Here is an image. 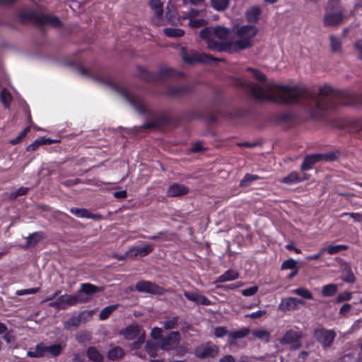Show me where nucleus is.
Here are the masks:
<instances>
[{
    "instance_id": "nucleus-30",
    "label": "nucleus",
    "mask_w": 362,
    "mask_h": 362,
    "mask_svg": "<svg viewBox=\"0 0 362 362\" xmlns=\"http://www.w3.org/2000/svg\"><path fill=\"white\" fill-rule=\"evenodd\" d=\"M59 141H58V140L47 139L45 137H40L38 139H36L31 144H30L27 147V151H35L41 145L52 144L57 143Z\"/></svg>"
},
{
    "instance_id": "nucleus-21",
    "label": "nucleus",
    "mask_w": 362,
    "mask_h": 362,
    "mask_svg": "<svg viewBox=\"0 0 362 362\" xmlns=\"http://www.w3.org/2000/svg\"><path fill=\"white\" fill-rule=\"evenodd\" d=\"M189 192V187L183 184L174 183L167 190L168 197H175L185 195Z\"/></svg>"
},
{
    "instance_id": "nucleus-34",
    "label": "nucleus",
    "mask_w": 362,
    "mask_h": 362,
    "mask_svg": "<svg viewBox=\"0 0 362 362\" xmlns=\"http://www.w3.org/2000/svg\"><path fill=\"white\" fill-rule=\"evenodd\" d=\"M337 284H328L322 286L321 293L324 297H332L337 293Z\"/></svg>"
},
{
    "instance_id": "nucleus-27",
    "label": "nucleus",
    "mask_w": 362,
    "mask_h": 362,
    "mask_svg": "<svg viewBox=\"0 0 362 362\" xmlns=\"http://www.w3.org/2000/svg\"><path fill=\"white\" fill-rule=\"evenodd\" d=\"M239 278V273L234 269H228L223 274L218 276L215 283H223L226 281H234Z\"/></svg>"
},
{
    "instance_id": "nucleus-43",
    "label": "nucleus",
    "mask_w": 362,
    "mask_h": 362,
    "mask_svg": "<svg viewBox=\"0 0 362 362\" xmlns=\"http://www.w3.org/2000/svg\"><path fill=\"white\" fill-rule=\"evenodd\" d=\"M179 317L173 316L172 317H166L163 322V327L165 329H172L176 327L178 324Z\"/></svg>"
},
{
    "instance_id": "nucleus-45",
    "label": "nucleus",
    "mask_w": 362,
    "mask_h": 362,
    "mask_svg": "<svg viewBox=\"0 0 362 362\" xmlns=\"http://www.w3.org/2000/svg\"><path fill=\"white\" fill-rule=\"evenodd\" d=\"M257 179H259L258 175L247 173L240 180V185L242 187H247Z\"/></svg>"
},
{
    "instance_id": "nucleus-46",
    "label": "nucleus",
    "mask_w": 362,
    "mask_h": 362,
    "mask_svg": "<svg viewBox=\"0 0 362 362\" xmlns=\"http://www.w3.org/2000/svg\"><path fill=\"white\" fill-rule=\"evenodd\" d=\"M298 267H297V262L292 259V258H289L286 260H285L282 264H281V270H285V269H298Z\"/></svg>"
},
{
    "instance_id": "nucleus-3",
    "label": "nucleus",
    "mask_w": 362,
    "mask_h": 362,
    "mask_svg": "<svg viewBox=\"0 0 362 362\" xmlns=\"http://www.w3.org/2000/svg\"><path fill=\"white\" fill-rule=\"evenodd\" d=\"M258 29L253 25H242L236 30L234 42L235 47L239 49H245L252 46V38L256 35Z\"/></svg>"
},
{
    "instance_id": "nucleus-26",
    "label": "nucleus",
    "mask_w": 362,
    "mask_h": 362,
    "mask_svg": "<svg viewBox=\"0 0 362 362\" xmlns=\"http://www.w3.org/2000/svg\"><path fill=\"white\" fill-rule=\"evenodd\" d=\"M320 160L321 159L320 153L308 155L304 158L303 162L301 164L300 170L303 171L308 170L312 168L315 163Z\"/></svg>"
},
{
    "instance_id": "nucleus-57",
    "label": "nucleus",
    "mask_w": 362,
    "mask_h": 362,
    "mask_svg": "<svg viewBox=\"0 0 362 362\" xmlns=\"http://www.w3.org/2000/svg\"><path fill=\"white\" fill-rule=\"evenodd\" d=\"M321 160L331 161L337 159V155L334 152L320 153Z\"/></svg>"
},
{
    "instance_id": "nucleus-39",
    "label": "nucleus",
    "mask_w": 362,
    "mask_h": 362,
    "mask_svg": "<svg viewBox=\"0 0 362 362\" xmlns=\"http://www.w3.org/2000/svg\"><path fill=\"white\" fill-rule=\"evenodd\" d=\"M149 5L153 11L158 17L162 16L163 13V5L160 0H150Z\"/></svg>"
},
{
    "instance_id": "nucleus-22",
    "label": "nucleus",
    "mask_w": 362,
    "mask_h": 362,
    "mask_svg": "<svg viewBox=\"0 0 362 362\" xmlns=\"http://www.w3.org/2000/svg\"><path fill=\"white\" fill-rule=\"evenodd\" d=\"M309 177L306 173H299L296 171H293L289 173L286 177H284L282 182L286 185H293L298 182H300L305 180H308Z\"/></svg>"
},
{
    "instance_id": "nucleus-8",
    "label": "nucleus",
    "mask_w": 362,
    "mask_h": 362,
    "mask_svg": "<svg viewBox=\"0 0 362 362\" xmlns=\"http://www.w3.org/2000/svg\"><path fill=\"white\" fill-rule=\"evenodd\" d=\"M219 351V348L211 341L202 343L194 349V355L198 358H214Z\"/></svg>"
},
{
    "instance_id": "nucleus-20",
    "label": "nucleus",
    "mask_w": 362,
    "mask_h": 362,
    "mask_svg": "<svg viewBox=\"0 0 362 362\" xmlns=\"http://www.w3.org/2000/svg\"><path fill=\"white\" fill-rule=\"evenodd\" d=\"M200 10L194 7H190L187 11V18H189V24L193 28H200L206 24V21L203 18L193 19L199 15Z\"/></svg>"
},
{
    "instance_id": "nucleus-31",
    "label": "nucleus",
    "mask_w": 362,
    "mask_h": 362,
    "mask_svg": "<svg viewBox=\"0 0 362 362\" xmlns=\"http://www.w3.org/2000/svg\"><path fill=\"white\" fill-rule=\"evenodd\" d=\"M124 356V350L119 346H115L112 348L107 354V357L112 361H118L122 358Z\"/></svg>"
},
{
    "instance_id": "nucleus-18",
    "label": "nucleus",
    "mask_w": 362,
    "mask_h": 362,
    "mask_svg": "<svg viewBox=\"0 0 362 362\" xmlns=\"http://www.w3.org/2000/svg\"><path fill=\"white\" fill-rule=\"evenodd\" d=\"M101 291L102 288H99L90 283H83L81 284V288L76 293V294H79V297L86 300L85 303H87L90 300V298L89 297L85 296L84 294L87 296H91Z\"/></svg>"
},
{
    "instance_id": "nucleus-32",
    "label": "nucleus",
    "mask_w": 362,
    "mask_h": 362,
    "mask_svg": "<svg viewBox=\"0 0 362 362\" xmlns=\"http://www.w3.org/2000/svg\"><path fill=\"white\" fill-rule=\"evenodd\" d=\"M87 356L90 361L94 362H103L104 360L103 356L94 346H90L88 348Z\"/></svg>"
},
{
    "instance_id": "nucleus-48",
    "label": "nucleus",
    "mask_w": 362,
    "mask_h": 362,
    "mask_svg": "<svg viewBox=\"0 0 362 362\" xmlns=\"http://www.w3.org/2000/svg\"><path fill=\"white\" fill-rule=\"evenodd\" d=\"M352 298V293L349 291H343L338 294L336 298V303H339L344 301L350 300Z\"/></svg>"
},
{
    "instance_id": "nucleus-23",
    "label": "nucleus",
    "mask_w": 362,
    "mask_h": 362,
    "mask_svg": "<svg viewBox=\"0 0 362 362\" xmlns=\"http://www.w3.org/2000/svg\"><path fill=\"white\" fill-rule=\"evenodd\" d=\"M70 212L78 218H86L93 220L101 218V215L98 214H91L88 209L83 208L72 207Z\"/></svg>"
},
{
    "instance_id": "nucleus-4",
    "label": "nucleus",
    "mask_w": 362,
    "mask_h": 362,
    "mask_svg": "<svg viewBox=\"0 0 362 362\" xmlns=\"http://www.w3.org/2000/svg\"><path fill=\"white\" fill-rule=\"evenodd\" d=\"M64 343L53 344L46 345L41 342L35 346L34 350H30L27 352L28 356L35 358H51L59 356L65 347Z\"/></svg>"
},
{
    "instance_id": "nucleus-28",
    "label": "nucleus",
    "mask_w": 362,
    "mask_h": 362,
    "mask_svg": "<svg viewBox=\"0 0 362 362\" xmlns=\"http://www.w3.org/2000/svg\"><path fill=\"white\" fill-rule=\"evenodd\" d=\"M250 329L247 327H243L239 330L231 332L228 334V342L230 344L235 343L237 339H243L249 334Z\"/></svg>"
},
{
    "instance_id": "nucleus-51",
    "label": "nucleus",
    "mask_w": 362,
    "mask_h": 362,
    "mask_svg": "<svg viewBox=\"0 0 362 362\" xmlns=\"http://www.w3.org/2000/svg\"><path fill=\"white\" fill-rule=\"evenodd\" d=\"M258 291V287L253 286L245 289H243L240 292L244 296L249 297L255 295Z\"/></svg>"
},
{
    "instance_id": "nucleus-11",
    "label": "nucleus",
    "mask_w": 362,
    "mask_h": 362,
    "mask_svg": "<svg viewBox=\"0 0 362 362\" xmlns=\"http://www.w3.org/2000/svg\"><path fill=\"white\" fill-rule=\"evenodd\" d=\"M315 337L324 349H327L332 344L336 333L332 329L322 328L315 331Z\"/></svg>"
},
{
    "instance_id": "nucleus-42",
    "label": "nucleus",
    "mask_w": 362,
    "mask_h": 362,
    "mask_svg": "<svg viewBox=\"0 0 362 362\" xmlns=\"http://www.w3.org/2000/svg\"><path fill=\"white\" fill-rule=\"evenodd\" d=\"M323 249L325 250V252L329 255H335L341 250H346L347 246L345 245H329L328 247H323Z\"/></svg>"
},
{
    "instance_id": "nucleus-9",
    "label": "nucleus",
    "mask_w": 362,
    "mask_h": 362,
    "mask_svg": "<svg viewBox=\"0 0 362 362\" xmlns=\"http://www.w3.org/2000/svg\"><path fill=\"white\" fill-rule=\"evenodd\" d=\"M180 341V334L178 331L170 332L167 336L163 337L159 341L160 349L170 351L175 350Z\"/></svg>"
},
{
    "instance_id": "nucleus-56",
    "label": "nucleus",
    "mask_w": 362,
    "mask_h": 362,
    "mask_svg": "<svg viewBox=\"0 0 362 362\" xmlns=\"http://www.w3.org/2000/svg\"><path fill=\"white\" fill-rule=\"evenodd\" d=\"M211 35H213L211 28H205L199 32V36L206 40H208Z\"/></svg>"
},
{
    "instance_id": "nucleus-36",
    "label": "nucleus",
    "mask_w": 362,
    "mask_h": 362,
    "mask_svg": "<svg viewBox=\"0 0 362 362\" xmlns=\"http://www.w3.org/2000/svg\"><path fill=\"white\" fill-rule=\"evenodd\" d=\"M291 293L296 294L306 300H312L313 298V293L308 288L303 287L291 290Z\"/></svg>"
},
{
    "instance_id": "nucleus-15",
    "label": "nucleus",
    "mask_w": 362,
    "mask_h": 362,
    "mask_svg": "<svg viewBox=\"0 0 362 362\" xmlns=\"http://www.w3.org/2000/svg\"><path fill=\"white\" fill-rule=\"evenodd\" d=\"M91 311H82L77 316H73L69 320L64 321V328L66 329H70L71 327H78L81 322H85L87 318L91 317Z\"/></svg>"
},
{
    "instance_id": "nucleus-41",
    "label": "nucleus",
    "mask_w": 362,
    "mask_h": 362,
    "mask_svg": "<svg viewBox=\"0 0 362 362\" xmlns=\"http://www.w3.org/2000/svg\"><path fill=\"white\" fill-rule=\"evenodd\" d=\"M165 35L170 37H179L184 35V31L180 28H166L163 30Z\"/></svg>"
},
{
    "instance_id": "nucleus-10",
    "label": "nucleus",
    "mask_w": 362,
    "mask_h": 362,
    "mask_svg": "<svg viewBox=\"0 0 362 362\" xmlns=\"http://www.w3.org/2000/svg\"><path fill=\"white\" fill-rule=\"evenodd\" d=\"M135 289L139 293H146L152 295H163L165 289L156 283L149 281H139L135 285Z\"/></svg>"
},
{
    "instance_id": "nucleus-49",
    "label": "nucleus",
    "mask_w": 362,
    "mask_h": 362,
    "mask_svg": "<svg viewBox=\"0 0 362 362\" xmlns=\"http://www.w3.org/2000/svg\"><path fill=\"white\" fill-rule=\"evenodd\" d=\"M247 71H250L252 74L253 76L259 81H264L266 80V76L261 72L260 71L253 69L251 67H248L246 69Z\"/></svg>"
},
{
    "instance_id": "nucleus-5",
    "label": "nucleus",
    "mask_w": 362,
    "mask_h": 362,
    "mask_svg": "<svg viewBox=\"0 0 362 362\" xmlns=\"http://www.w3.org/2000/svg\"><path fill=\"white\" fill-rule=\"evenodd\" d=\"M138 71H139L140 77L148 82L156 81L165 77L173 78L182 75L181 71L166 66L161 67L158 73L148 71L146 69L141 66L138 67Z\"/></svg>"
},
{
    "instance_id": "nucleus-50",
    "label": "nucleus",
    "mask_w": 362,
    "mask_h": 362,
    "mask_svg": "<svg viewBox=\"0 0 362 362\" xmlns=\"http://www.w3.org/2000/svg\"><path fill=\"white\" fill-rule=\"evenodd\" d=\"M177 2H181L183 6H202L204 0H176Z\"/></svg>"
},
{
    "instance_id": "nucleus-29",
    "label": "nucleus",
    "mask_w": 362,
    "mask_h": 362,
    "mask_svg": "<svg viewBox=\"0 0 362 362\" xmlns=\"http://www.w3.org/2000/svg\"><path fill=\"white\" fill-rule=\"evenodd\" d=\"M43 238V232H34L26 238L27 240L24 248L35 247Z\"/></svg>"
},
{
    "instance_id": "nucleus-44",
    "label": "nucleus",
    "mask_w": 362,
    "mask_h": 362,
    "mask_svg": "<svg viewBox=\"0 0 362 362\" xmlns=\"http://www.w3.org/2000/svg\"><path fill=\"white\" fill-rule=\"evenodd\" d=\"M330 45L332 52H337L341 49V42L339 37L335 35L330 36Z\"/></svg>"
},
{
    "instance_id": "nucleus-61",
    "label": "nucleus",
    "mask_w": 362,
    "mask_h": 362,
    "mask_svg": "<svg viewBox=\"0 0 362 362\" xmlns=\"http://www.w3.org/2000/svg\"><path fill=\"white\" fill-rule=\"evenodd\" d=\"M163 330L159 327H153L151 332V336L154 339H159L162 337Z\"/></svg>"
},
{
    "instance_id": "nucleus-37",
    "label": "nucleus",
    "mask_w": 362,
    "mask_h": 362,
    "mask_svg": "<svg viewBox=\"0 0 362 362\" xmlns=\"http://www.w3.org/2000/svg\"><path fill=\"white\" fill-rule=\"evenodd\" d=\"M213 8L218 11H225L229 6V0H211Z\"/></svg>"
},
{
    "instance_id": "nucleus-60",
    "label": "nucleus",
    "mask_w": 362,
    "mask_h": 362,
    "mask_svg": "<svg viewBox=\"0 0 362 362\" xmlns=\"http://www.w3.org/2000/svg\"><path fill=\"white\" fill-rule=\"evenodd\" d=\"M199 293H197V292H191V291H184V296L185 297L192 301V302H194V303H196V301L197 300V296H198Z\"/></svg>"
},
{
    "instance_id": "nucleus-47",
    "label": "nucleus",
    "mask_w": 362,
    "mask_h": 362,
    "mask_svg": "<svg viewBox=\"0 0 362 362\" xmlns=\"http://www.w3.org/2000/svg\"><path fill=\"white\" fill-rule=\"evenodd\" d=\"M143 238H148L149 240H157L160 239L164 241H168L170 240V235L167 232L161 231L154 235L143 236Z\"/></svg>"
},
{
    "instance_id": "nucleus-40",
    "label": "nucleus",
    "mask_w": 362,
    "mask_h": 362,
    "mask_svg": "<svg viewBox=\"0 0 362 362\" xmlns=\"http://www.w3.org/2000/svg\"><path fill=\"white\" fill-rule=\"evenodd\" d=\"M118 307L117 304L111 305L104 308L100 313L99 317L101 320L107 319L110 315L114 312Z\"/></svg>"
},
{
    "instance_id": "nucleus-13",
    "label": "nucleus",
    "mask_w": 362,
    "mask_h": 362,
    "mask_svg": "<svg viewBox=\"0 0 362 362\" xmlns=\"http://www.w3.org/2000/svg\"><path fill=\"white\" fill-rule=\"evenodd\" d=\"M35 23L42 27L47 25H50L54 27H59L62 25L60 19L52 14L37 13L33 15Z\"/></svg>"
},
{
    "instance_id": "nucleus-7",
    "label": "nucleus",
    "mask_w": 362,
    "mask_h": 362,
    "mask_svg": "<svg viewBox=\"0 0 362 362\" xmlns=\"http://www.w3.org/2000/svg\"><path fill=\"white\" fill-rule=\"evenodd\" d=\"M180 54L182 60L189 64H193L195 63H208L213 59L208 54L199 52L197 50L188 51L184 47H181Z\"/></svg>"
},
{
    "instance_id": "nucleus-17",
    "label": "nucleus",
    "mask_w": 362,
    "mask_h": 362,
    "mask_svg": "<svg viewBox=\"0 0 362 362\" xmlns=\"http://www.w3.org/2000/svg\"><path fill=\"white\" fill-rule=\"evenodd\" d=\"M193 87L190 84H181L170 86L167 88L165 95L169 97H179L185 95L192 91Z\"/></svg>"
},
{
    "instance_id": "nucleus-16",
    "label": "nucleus",
    "mask_w": 362,
    "mask_h": 362,
    "mask_svg": "<svg viewBox=\"0 0 362 362\" xmlns=\"http://www.w3.org/2000/svg\"><path fill=\"white\" fill-rule=\"evenodd\" d=\"M304 303L301 299L295 297L283 298L279 305V309L284 313L295 310L299 305Z\"/></svg>"
},
{
    "instance_id": "nucleus-14",
    "label": "nucleus",
    "mask_w": 362,
    "mask_h": 362,
    "mask_svg": "<svg viewBox=\"0 0 362 362\" xmlns=\"http://www.w3.org/2000/svg\"><path fill=\"white\" fill-rule=\"evenodd\" d=\"M301 336L302 334L300 331L291 329L285 333L283 337L280 339L279 342L281 344H290L293 343V347L296 349L300 346L299 339Z\"/></svg>"
},
{
    "instance_id": "nucleus-64",
    "label": "nucleus",
    "mask_w": 362,
    "mask_h": 362,
    "mask_svg": "<svg viewBox=\"0 0 362 362\" xmlns=\"http://www.w3.org/2000/svg\"><path fill=\"white\" fill-rule=\"evenodd\" d=\"M354 48L358 52V57L362 60V40L356 42Z\"/></svg>"
},
{
    "instance_id": "nucleus-59",
    "label": "nucleus",
    "mask_w": 362,
    "mask_h": 362,
    "mask_svg": "<svg viewBox=\"0 0 362 362\" xmlns=\"http://www.w3.org/2000/svg\"><path fill=\"white\" fill-rule=\"evenodd\" d=\"M244 285V283L243 282H238V283H233V284H230L229 285H227V286H216V288H223L224 290L226 289H230V290H235L242 286Z\"/></svg>"
},
{
    "instance_id": "nucleus-1",
    "label": "nucleus",
    "mask_w": 362,
    "mask_h": 362,
    "mask_svg": "<svg viewBox=\"0 0 362 362\" xmlns=\"http://www.w3.org/2000/svg\"><path fill=\"white\" fill-rule=\"evenodd\" d=\"M235 86L248 91L255 98L272 100L284 104L302 103L308 107L313 117L321 119L337 105H350L358 100L346 91H335L325 84L318 92L305 87H290L275 83L259 86L244 78H238Z\"/></svg>"
},
{
    "instance_id": "nucleus-55",
    "label": "nucleus",
    "mask_w": 362,
    "mask_h": 362,
    "mask_svg": "<svg viewBox=\"0 0 362 362\" xmlns=\"http://www.w3.org/2000/svg\"><path fill=\"white\" fill-rule=\"evenodd\" d=\"M254 335L260 339L265 340L266 341H269V334L268 332L265 330H257L255 331Z\"/></svg>"
},
{
    "instance_id": "nucleus-33",
    "label": "nucleus",
    "mask_w": 362,
    "mask_h": 362,
    "mask_svg": "<svg viewBox=\"0 0 362 362\" xmlns=\"http://www.w3.org/2000/svg\"><path fill=\"white\" fill-rule=\"evenodd\" d=\"M260 14V8L257 6H253L246 11L245 16L248 22L255 23L259 19Z\"/></svg>"
},
{
    "instance_id": "nucleus-12",
    "label": "nucleus",
    "mask_w": 362,
    "mask_h": 362,
    "mask_svg": "<svg viewBox=\"0 0 362 362\" xmlns=\"http://www.w3.org/2000/svg\"><path fill=\"white\" fill-rule=\"evenodd\" d=\"M338 2L331 0L328 3L326 14L324 16V23L326 26H334L339 24L343 20L341 11H330L329 7L337 4Z\"/></svg>"
},
{
    "instance_id": "nucleus-52",
    "label": "nucleus",
    "mask_w": 362,
    "mask_h": 362,
    "mask_svg": "<svg viewBox=\"0 0 362 362\" xmlns=\"http://www.w3.org/2000/svg\"><path fill=\"white\" fill-rule=\"evenodd\" d=\"M1 97L2 103H4L5 107H8L9 103L11 99V96L9 91H8L6 89H3L1 91Z\"/></svg>"
},
{
    "instance_id": "nucleus-54",
    "label": "nucleus",
    "mask_w": 362,
    "mask_h": 362,
    "mask_svg": "<svg viewBox=\"0 0 362 362\" xmlns=\"http://www.w3.org/2000/svg\"><path fill=\"white\" fill-rule=\"evenodd\" d=\"M214 335L216 337L223 338V337H225L227 334L228 332L225 327L219 326V327H216L214 329Z\"/></svg>"
},
{
    "instance_id": "nucleus-53",
    "label": "nucleus",
    "mask_w": 362,
    "mask_h": 362,
    "mask_svg": "<svg viewBox=\"0 0 362 362\" xmlns=\"http://www.w3.org/2000/svg\"><path fill=\"white\" fill-rule=\"evenodd\" d=\"M197 300L196 301V304L202 305H211V301L206 298L205 296H203L200 293L197 296Z\"/></svg>"
},
{
    "instance_id": "nucleus-2",
    "label": "nucleus",
    "mask_w": 362,
    "mask_h": 362,
    "mask_svg": "<svg viewBox=\"0 0 362 362\" xmlns=\"http://www.w3.org/2000/svg\"><path fill=\"white\" fill-rule=\"evenodd\" d=\"M79 73L88 77H92L95 81H99L106 86H108L119 93L125 100L137 111V112L144 117L152 118L154 117L153 111L150 109L143 101L141 98L134 93V91L128 86L124 83H117L111 76L107 75L96 76L91 70L84 67L78 69Z\"/></svg>"
},
{
    "instance_id": "nucleus-19",
    "label": "nucleus",
    "mask_w": 362,
    "mask_h": 362,
    "mask_svg": "<svg viewBox=\"0 0 362 362\" xmlns=\"http://www.w3.org/2000/svg\"><path fill=\"white\" fill-rule=\"evenodd\" d=\"M153 250V247L151 245L134 247L127 252V256L131 258H134L136 256L144 257L151 253Z\"/></svg>"
},
{
    "instance_id": "nucleus-24",
    "label": "nucleus",
    "mask_w": 362,
    "mask_h": 362,
    "mask_svg": "<svg viewBox=\"0 0 362 362\" xmlns=\"http://www.w3.org/2000/svg\"><path fill=\"white\" fill-rule=\"evenodd\" d=\"M340 279L346 283L354 284L356 281V277L352 272L350 265L348 263H343L340 267Z\"/></svg>"
},
{
    "instance_id": "nucleus-62",
    "label": "nucleus",
    "mask_w": 362,
    "mask_h": 362,
    "mask_svg": "<svg viewBox=\"0 0 362 362\" xmlns=\"http://www.w3.org/2000/svg\"><path fill=\"white\" fill-rule=\"evenodd\" d=\"M325 253V250L322 248L317 253L306 256L305 259L308 261L316 260V259H318Z\"/></svg>"
},
{
    "instance_id": "nucleus-63",
    "label": "nucleus",
    "mask_w": 362,
    "mask_h": 362,
    "mask_svg": "<svg viewBox=\"0 0 362 362\" xmlns=\"http://www.w3.org/2000/svg\"><path fill=\"white\" fill-rule=\"evenodd\" d=\"M208 47L211 50H220V45L218 42L211 40L210 38L207 40Z\"/></svg>"
},
{
    "instance_id": "nucleus-35",
    "label": "nucleus",
    "mask_w": 362,
    "mask_h": 362,
    "mask_svg": "<svg viewBox=\"0 0 362 362\" xmlns=\"http://www.w3.org/2000/svg\"><path fill=\"white\" fill-rule=\"evenodd\" d=\"M211 28L213 35L219 39H226L229 35V30L224 26H216Z\"/></svg>"
},
{
    "instance_id": "nucleus-58",
    "label": "nucleus",
    "mask_w": 362,
    "mask_h": 362,
    "mask_svg": "<svg viewBox=\"0 0 362 362\" xmlns=\"http://www.w3.org/2000/svg\"><path fill=\"white\" fill-rule=\"evenodd\" d=\"M145 340V334L143 332L141 336L139 337L138 339L132 344V349H139L141 348V345L144 344Z\"/></svg>"
},
{
    "instance_id": "nucleus-25",
    "label": "nucleus",
    "mask_w": 362,
    "mask_h": 362,
    "mask_svg": "<svg viewBox=\"0 0 362 362\" xmlns=\"http://www.w3.org/2000/svg\"><path fill=\"white\" fill-rule=\"evenodd\" d=\"M124 338L128 340H132L142 334L141 328L138 325H129L120 331Z\"/></svg>"
},
{
    "instance_id": "nucleus-38",
    "label": "nucleus",
    "mask_w": 362,
    "mask_h": 362,
    "mask_svg": "<svg viewBox=\"0 0 362 362\" xmlns=\"http://www.w3.org/2000/svg\"><path fill=\"white\" fill-rule=\"evenodd\" d=\"M159 349H160L159 344L157 345L154 342L148 341L146 343L145 349L151 357L156 356Z\"/></svg>"
},
{
    "instance_id": "nucleus-6",
    "label": "nucleus",
    "mask_w": 362,
    "mask_h": 362,
    "mask_svg": "<svg viewBox=\"0 0 362 362\" xmlns=\"http://www.w3.org/2000/svg\"><path fill=\"white\" fill-rule=\"evenodd\" d=\"M85 301L86 300L79 297V294H64L59 296L56 300L49 303V306L57 310H65L67 308L76 305L78 303H84Z\"/></svg>"
}]
</instances>
